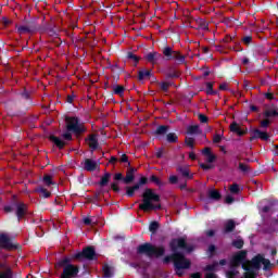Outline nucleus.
<instances>
[{"mask_svg":"<svg viewBox=\"0 0 278 278\" xmlns=\"http://www.w3.org/2000/svg\"><path fill=\"white\" fill-rule=\"evenodd\" d=\"M169 249L172 253H174V268L176 275L178 277H184V270H188L190 266H192V262L186 257L184 252H179V249L182 251H187V253H192L194 251V248L192 245H188V242H186V238H174L169 242Z\"/></svg>","mask_w":278,"mask_h":278,"instance_id":"f257e3e1","label":"nucleus"},{"mask_svg":"<svg viewBox=\"0 0 278 278\" xmlns=\"http://www.w3.org/2000/svg\"><path fill=\"white\" fill-rule=\"evenodd\" d=\"M141 197H142V203L139 204V210H141V212H151L153 210H162V204H153V203H160L161 201L160 194L155 193L153 189L146 188Z\"/></svg>","mask_w":278,"mask_h":278,"instance_id":"f03ea898","label":"nucleus"},{"mask_svg":"<svg viewBox=\"0 0 278 278\" xmlns=\"http://www.w3.org/2000/svg\"><path fill=\"white\" fill-rule=\"evenodd\" d=\"M72 262L73 258L65 256L56 263V268H63L61 278H75L79 275V266L72 264Z\"/></svg>","mask_w":278,"mask_h":278,"instance_id":"7ed1b4c3","label":"nucleus"},{"mask_svg":"<svg viewBox=\"0 0 278 278\" xmlns=\"http://www.w3.org/2000/svg\"><path fill=\"white\" fill-rule=\"evenodd\" d=\"M166 249L164 247H155L152 243L146 242L137 247L138 255H146V257H163Z\"/></svg>","mask_w":278,"mask_h":278,"instance_id":"20e7f679","label":"nucleus"},{"mask_svg":"<svg viewBox=\"0 0 278 278\" xmlns=\"http://www.w3.org/2000/svg\"><path fill=\"white\" fill-rule=\"evenodd\" d=\"M14 208L15 216L18 223H21V220H23L25 216H27V213L29 212V206H27L25 202L17 201L16 195H13V202L11 203V205L4 206V212H7V214H10V212H14Z\"/></svg>","mask_w":278,"mask_h":278,"instance_id":"39448f33","label":"nucleus"},{"mask_svg":"<svg viewBox=\"0 0 278 278\" xmlns=\"http://www.w3.org/2000/svg\"><path fill=\"white\" fill-rule=\"evenodd\" d=\"M262 264L263 270H270V268H273L270 260L265 258L264 254L255 255L251 261H249L248 266H250V268L253 270H260V268H262Z\"/></svg>","mask_w":278,"mask_h":278,"instance_id":"423d86ee","label":"nucleus"},{"mask_svg":"<svg viewBox=\"0 0 278 278\" xmlns=\"http://www.w3.org/2000/svg\"><path fill=\"white\" fill-rule=\"evenodd\" d=\"M72 260H76V262H84L86 260L92 262L97 260V251L94 250V247L89 245L83 249L81 252L73 254Z\"/></svg>","mask_w":278,"mask_h":278,"instance_id":"0eeeda50","label":"nucleus"},{"mask_svg":"<svg viewBox=\"0 0 278 278\" xmlns=\"http://www.w3.org/2000/svg\"><path fill=\"white\" fill-rule=\"evenodd\" d=\"M17 33L20 34H36L40 30L38 22L34 18L25 20L23 25H16Z\"/></svg>","mask_w":278,"mask_h":278,"instance_id":"6e6552de","label":"nucleus"},{"mask_svg":"<svg viewBox=\"0 0 278 278\" xmlns=\"http://www.w3.org/2000/svg\"><path fill=\"white\" fill-rule=\"evenodd\" d=\"M65 121L67 131H73L77 136L86 134V127L84 124H79V117H66Z\"/></svg>","mask_w":278,"mask_h":278,"instance_id":"1a4fd4ad","label":"nucleus"},{"mask_svg":"<svg viewBox=\"0 0 278 278\" xmlns=\"http://www.w3.org/2000/svg\"><path fill=\"white\" fill-rule=\"evenodd\" d=\"M164 58L169 62L170 60H176L178 64L186 63V56L179 51H174L170 46H166L162 51Z\"/></svg>","mask_w":278,"mask_h":278,"instance_id":"9d476101","label":"nucleus"},{"mask_svg":"<svg viewBox=\"0 0 278 278\" xmlns=\"http://www.w3.org/2000/svg\"><path fill=\"white\" fill-rule=\"evenodd\" d=\"M248 266L249 261L247 260V251L245 250H241L239 252H237L230 260V268H238V267H242V266Z\"/></svg>","mask_w":278,"mask_h":278,"instance_id":"9b49d317","label":"nucleus"},{"mask_svg":"<svg viewBox=\"0 0 278 278\" xmlns=\"http://www.w3.org/2000/svg\"><path fill=\"white\" fill-rule=\"evenodd\" d=\"M147 184H149V178L142 176L137 184H135L134 186H126L125 190H126V197H128L129 199H131V197H134L136 194V192H138L139 188H142V186H147Z\"/></svg>","mask_w":278,"mask_h":278,"instance_id":"f8f14e48","label":"nucleus"},{"mask_svg":"<svg viewBox=\"0 0 278 278\" xmlns=\"http://www.w3.org/2000/svg\"><path fill=\"white\" fill-rule=\"evenodd\" d=\"M0 249H5L7 251H12L16 249V245L12 243L10 237L5 233H0Z\"/></svg>","mask_w":278,"mask_h":278,"instance_id":"ddd939ff","label":"nucleus"},{"mask_svg":"<svg viewBox=\"0 0 278 278\" xmlns=\"http://www.w3.org/2000/svg\"><path fill=\"white\" fill-rule=\"evenodd\" d=\"M144 59L150 64H160V62L164 61V55L160 52L153 51V52H149L148 54H146Z\"/></svg>","mask_w":278,"mask_h":278,"instance_id":"4468645a","label":"nucleus"},{"mask_svg":"<svg viewBox=\"0 0 278 278\" xmlns=\"http://www.w3.org/2000/svg\"><path fill=\"white\" fill-rule=\"evenodd\" d=\"M136 173H138V168L136 167H129V169H127L126 176L124 177V184L126 186L134 184V180L136 179Z\"/></svg>","mask_w":278,"mask_h":278,"instance_id":"2eb2a0df","label":"nucleus"},{"mask_svg":"<svg viewBox=\"0 0 278 278\" xmlns=\"http://www.w3.org/2000/svg\"><path fill=\"white\" fill-rule=\"evenodd\" d=\"M85 140L88 142V147L91 151H97L99 149V139L97 138V134L89 135Z\"/></svg>","mask_w":278,"mask_h":278,"instance_id":"dca6fc26","label":"nucleus"},{"mask_svg":"<svg viewBox=\"0 0 278 278\" xmlns=\"http://www.w3.org/2000/svg\"><path fill=\"white\" fill-rule=\"evenodd\" d=\"M257 138H260V140H268L270 138V136L268 135V132H264L260 129H254L252 132V136L250 138L251 142L252 140H257Z\"/></svg>","mask_w":278,"mask_h":278,"instance_id":"f3484780","label":"nucleus"},{"mask_svg":"<svg viewBox=\"0 0 278 278\" xmlns=\"http://www.w3.org/2000/svg\"><path fill=\"white\" fill-rule=\"evenodd\" d=\"M176 170L179 173V175H181V177H186L187 179H194V174H190V168L188 166L178 165Z\"/></svg>","mask_w":278,"mask_h":278,"instance_id":"a211bd4d","label":"nucleus"},{"mask_svg":"<svg viewBox=\"0 0 278 278\" xmlns=\"http://www.w3.org/2000/svg\"><path fill=\"white\" fill-rule=\"evenodd\" d=\"M143 79H153L155 80V76L151 73V70H141L138 72V80L143 81Z\"/></svg>","mask_w":278,"mask_h":278,"instance_id":"6ab92c4d","label":"nucleus"},{"mask_svg":"<svg viewBox=\"0 0 278 278\" xmlns=\"http://www.w3.org/2000/svg\"><path fill=\"white\" fill-rule=\"evenodd\" d=\"M97 161H92V159H86L84 163V170L93 173V170H97Z\"/></svg>","mask_w":278,"mask_h":278,"instance_id":"aec40b11","label":"nucleus"},{"mask_svg":"<svg viewBox=\"0 0 278 278\" xmlns=\"http://www.w3.org/2000/svg\"><path fill=\"white\" fill-rule=\"evenodd\" d=\"M49 140L50 142H53V144H55V147H58L60 150L66 147V142L62 141V139H60L59 137H55V135H50Z\"/></svg>","mask_w":278,"mask_h":278,"instance_id":"412c9836","label":"nucleus"},{"mask_svg":"<svg viewBox=\"0 0 278 278\" xmlns=\"http://www.w3.org/2000/svg\"><path fill=\"white\" fill-rule=\"evenodd\" d=\"M110 179H112V173L110 172L104 173V175L101 176L100 181L98 182V186H100V188H105V186L110 184Z\"/></svg>","mask_w":278,"mask_h":278,"instance_id":"4be33fe9","label":"nucleus"},{"mask_svg":"<svg viewBox=\"0 0 278 278\" xmlns=\"http://www.w3.org/2000/svg\"><path fill=\"white\" fill-rule=\"evenodd\" d=\"M230 131L232 134H237V136H244V135H247V130H242V128H240V125H238L236 122H232L230 124Z\"/></svg>","mask_w":278,"mask_h":278,"instance_id":"5701e85b","label":"nucleus"},{"mask_svg":"<svg viewBox=\"0 0 278 278\" xmlns=\"http://www.w3.org/2000/svg\"><path fill=\"white\" fill-rule=\"evenodd\" d=\"M197 23L198 27L197 29H202L203 31H208L210 30V24L204 18L198 17L194 20Z\"/></svg>","mask_w":278,"mask_h":278,"instance_id":"b1692460","label":"nucleus"},{"mask_svg":"<svg viewBox=\"0 0 278 278\" xmlns=\"http://www.w3.org/2000/svg\"><path fill=\"white\" fill-rule=\"evenodd\" d=\"M187 134H189V136H200V134H203V130H201L199 125H191L187 128Z\"/></svg>","mask_w":278,"mask_h":278,"instance_id":"393cba45","label":"nucleus"},{"mask_svg":"<svg viewBox=\"0 0 278 278\" xmlns=\"http://www.w3.org/2000/svg\"><path fill=\"white\" fill-rule=\"evenodd\" d=\"M242 269L245 270L243 278H256L255 270L253 269V267L243 264Z\"/></svg>","mask_w":278,"mask_h":278,"instance_id":"a878e982","label":"nucleus"},{"mask_svg":"<svg viewBox=\"0 0 278 278\" xmlns=\"http://www.w3.org/2000/svg\"><path fill=\"white\" fill-rule=\"evenodd\" d=\"M169 129H170V126H168V125H160L155 129L154 135L155 136H166L168 134Z\"/></svg>","mask_w":278,"mask_h":278,"instance_id":"bb28decb","label":"nucleus"},{"mask_svg":"<svg viewBox=\"0 0 278 278\" xmlns=\"http://www.w3.org/2000/svg\"><path fill=\"white\" fill-rule=\"evenodd\" d=\"M20 97L25 101H28V105H34V101H31V93L27 91L26 88L22 92H20Z\"/></svg>","mask_w":278,"mask_h":278,"instance_id":"cd10ccee","label":"nucleus"},{"mask_svg":"<svg viewBox=\"0 0 278 278\" xmlns=\"http://www.w3.org/2000/svg\"><path fill=\"white\" fill-rule=\"evenodd\" d=\"M223 195L220 194V191L216 189H212L208 191V198L212 199L213 201H220Z\"/></svg>","mask_w":278,"mask_h":278,"instance_id":"c85d7f7f","label":"nucleus"},{"mask_svg":"<svg viewBox=\"0 0 278 278\" xmlns=\"http://www.w3.org/2000/svg\"><path fill=\"white\" fill-rule=\"evenodd\" d=\"M126 58L127 60H130V62H132L134 66H138V62H140V56L136 55L134 52H127Z\"/></svg>","mask_w":278,"mask_h":278,"instance_id":"c756f323","label":"nucleus"},{"mask_svg":"<svg viewBox=\"0 0 278 278\" xmlns=\"http://www.w3.org/2000/svg\"><path fill=\"white\" fill-rule=\"evenodd\" d=\"M166 140L169 144H175L179 142V137L175 132H169L166 135Z\"/></svg>","mask_w":278,"mask_h":278,"instance_id":"7c9ffc66","label":"nucleus"},{"mask_svg":"<svg viewBox=\"0 0 278 278\" xmlns=\"http://www.w3.org/2000/svg\"><path fill=\"white\" fill-rule=\"evenodd\" d=\"M233 229H236V222H233V219H229L225 224V233H231V231H233Z\"/></svg>","mask_w":278,"mask_h":278,"instance_id":"2f4dec72","label":"nucleus"},{"mask_svg":"<svg viewBox=\"0 0 278 278\" xmlns=\"http://www.w3.org/2000/svg\"><path fill=\"white\" fill-rule=\"evenodd\" d=\"M113 94H117L118 97H123V94H125V87L123 85L113 86Z\"/></svg>","mask_w":278,"mask_h":278,"instance_id":"473e14b6","label":"nucleus"},{"mask_svg":"<svg viewBox=\"0 0 278 278\" xmlns=\"http://www.w3.org/2000/svg\"><path fill=\"white\" fill-rule=\"evenodd\" d=\"M0 278H14L12 268L8 267L5 270L0 271Z\"/></svg>","mask_w":278,"mask_h":278,"instance_id":"72a5a7b5","label":"nucleus"},{"mask_svg":"<svg viewBox=\"0 0 278 278\" xmlns=\"http://www.w3.org/2000/svg\"><path fill=\"white\" fill-rule=\"evenodd\" d=\"M42 181L46 186H55V182H53V176L49 174L43 175Z\"/></svg>","mask_w":278,"mask_h":278,"instance_id":"f704fd0d","label":"nucleus"},{"mask_svg":"<svg viewBox=\"0 0 278 278\" xmlns=\"http://www.w3.org/2000/svg\"><path fill=\"white\" fill-rule=\"evenodd\" d=\"M265 118H277L278 117V111L277 110H267L264 112Z\"/></svg>","mask_w":278,"mask_h":278,"instance_id":"c9c22d12","label":"nucleus"},{"mask_svg":"<svg viewBox=\"0 0 278 278\" xmlns=\"http://www.w3.org/2000/svg\"><path fill=\"white\" fill-rule=\"evenodd\" d=\"M36 192H39L40 194H42L43 199H49V197H51V192L45 189V187H38L36 189Z\"/></svg>","mask_w":278,"mask_h":278,"instance_id":"e433bc0d","label":"nucleus"},{"mask_svg":"<svg viewBox=\"0 0 278 278\" xmlns=\"http://www.w3.org/2000/svg\"><path fill=\"white\" fill-rule=\"evenodd\" d=\"M206 94H218V92L214 90V83H206Z\"/></svg>","mask_w":278,"mask_h":278,"instance_id":"4c0bfd02","label":"nucleus"},{"mask_svg":"<svg viewBox=\"0 0 278 278\" xmlns=\"http://www.w3.org/2000/svg\"><path fill=\"white\" fill-rule=\"evenodd\" d=\"M157 229H160V223L157 222L150 223L149 231H151V233H157Z\"/></svg>","mask_w":278,"mask_h":278,"instance_id":"58836bf2","label":"nucleus"},{"mask_svg":"<svg viewBox=\"0 0 278 278\" xmlns=\"http://www.w3.org/2000/svg\"><path fill=\"white\" fill-rule=\"evenodd\" d=\"M238 275H240V271L236 270V268H230V270L226 271L227 278H236Z\"/></svg>","mask_w":278,"mask_h":278,"instance_id":"ea45409f","label":"nucleus"},{"mask_svg":"<svg viewBox=\"0 0 278 278\" xmlns=\"http://www.w3.org/2000/svg\"><path fill=\"white\" fill-rule=\"evenodd\" d=\"M229 190H230V193H231V194H240V185H238V184H232V185L229 187Z\"/></svg>","mask_w":278,"mask_h":278,"instance_id":"a19ab883","label":"nucleus"},{"mask_svg":"<svg viewBox=\"0 0 278 278\" xmlns=\"http://www.w3.org/2000/svg\"><path fill=\"white\" fill-rule=\"evenodd\" d=\"M218 266V263L217 262H215V263H213V264H211V265H206L205 267H204V271L205 273H214V270H216V267Z\"/></svg>","mask_w":278,"mask_h":278,"instance_id":"79ce46f5","label":"nucleus"},{"mask_svg":"<svg viewBox=\"0 0 278 278\" xmlns=\"http://www.w3.org/2000/svg\"><path fill=\"white\" fill-rule=\"evenodd\" d=\"M170 262L175 264V252H173L170 255H167L163 258V264H170Z\"/></svg>","mask_w":278,"mask_h":278,"instance_id":"37998d69","label":"nucleus"},{"mask_svg":"<svg viewBox=\"0 0 278 278\" xmlns=\"http://www.w3.org/2000/svg\"><path fill=\"white\" fill-rule=\"evenodd\" d=\"M232 247H235V249H242L244 247V240L242 239L233 240Z\"/></svg>","mask_w":278,"mask_h":278,"instance_id":"c03bdc74","label":"nucleus"},{"mask_svg":"<svg viewBox=\"0 0 278 278\" xmlns=\"http://www.w3.org/2000/svg\"><path fill=\"white\" fill-rule=\"evenodd\" d=\"M102 270H103L104 278L112 277V268H110L109 265H104Z\"/></svg>","mask_w":278,"mask_h":278,"instance_id":"a18cd8bd","label":"nucleus"},{"mask_svg":"<svg viewBox=\"0 0 278 278\" xmlns=\"http://www.w3.org/2000/svg\"><path fill=\"white\" fill-rule=\"evenodd\" d=\"M166 79H177L179 78V73L177 72H168L165 74Z\"/></svg>","mask_w":278,"mask_h":278,"instance_id":"49530a36","label":"nucleus"},{"mask_svg":"<svg viewBox=\"0 0 278 278\" xmlns=\"http://www.w3.org/2000/svg\"><path fill=\"white\" fill-rule=\"evenodd\" d=\"M160 86H161V90L163 92H167L168 88H170V86H173V83L163 81V83L160 84Z\"/></svg>","mask_w":278,"mask_h":278,"instance_id":"de8ad7c7","label":"nucleus"},{"mask_svg":"<svg viewBox=\"0 0 278 278\" xmlns=\"http://www.w3.org/2000/svg\"><path fill=\"white\" fill-rule=\"evenodd\" d=\"M185 143L187 144V147L194 149V138L186 137Z\"/></svg>","mask_w":278,"mask_h":278,"instance_id":"09e8293b","label":"nucleus"},{"mask_svg":"<svg viewBox=\"0 0 278 278\" xmlns=\"http://www.w3.org/2000/svg\"><path fill=\"white\" fill-rule=\"evenodd\" d=\"M150 181H152V184H155V186H159V187L163 186L162 180H160V178H157V176L155 175H152L150 177Z\"/></svg>","mask_w":278,"mask_h":278,"instance_id":"8fccbe9b","label":"nucleus"},{"mask_svg":"<svg viewBox=\"0 0 278 278\" xmlns=\"http://www.w3.org/2000/svg\"><path fill=\"white\" fill-rule=\"evenodd\" d=\"M239 170H241V173H249V170H251V168L249 167V165H247L244 163H239Z\"/></svg>","mask_w":278,"mask_h":278,"instance_id":"3c124183","label":"nucleus"},{"mask_svg":"<svg viewBox=\"0 0 278 278\" xmlns=\"http://www.w3.org/2000/svg\"><path fill=\"white\" fill-rule=\"evenodd\" d=\"M47 34L50 35L52 38H58V30H55V28H47Z\"/></svg>","mask_w":278,"mask_h":278,"instance_id":"603ef678","label":"nucleus"},{"mask_svg":"<svg viewBox=\"0 0 278 278\" xmlns=\"http://www.w3.org/2000/svg\"><path fill=\"white\" fill-rule=\"evenodd\" d=\"M119 162L127 164V166H131V163H129V156H127V154H123L119 159Z\"/></svg>","mask_w":278,"mask_h":278,"instance_id":"864d4df0","label":"nucleus"},{"mask_svg":"<svg viewBox=\"0 0 278 278\" xmlns=\"http://www.w3.org/2000/svg\"><path fill=\"white\" fill-rule=\"evenodd\" d=\"M114 181H123L125 184V177L122 173H116L113 177Z\"/></svg>","mask_w":278,"mask_h":278,"instance_id":"5fc2aeb1","label":"nucleus"},{"mask_svg":"<svg viewBox=\"0 0 278 278\" xmlns=\"http://www.w3.org/2000/svg\"><path fill=\"white\" fill-rule=\"evenodd\" d=\"M241 40H242L243 45L249 46V45H251V42H253V37L252 36H245V37H242Z\"/></svg>","mask_w":278,"mask_h":278,"instance_id":"6e6d98bb","label":"nucleus"},{"mask_svg":"<svg viewBox=\"0 0 278 278\" xmlns=\"http://www.w3.org/2000/svg\"><path fill=\"white\" fill-rule=\"evenodd\" d=\"M222 140H223V135L216 134L213 137V144H218V143H220Z\"/></svg>","mask_w":278,"mask_h":278,"instance_id":"4d7b16f0","label":"nucleus"},{"mask_svg":"<svg viewBox=\"0 0 278 278\" xmlns=\"http://www.w3.org/2000/svg\"><path fill=\"white\" fill-rule=\"evenodd\" d=\"M198 118L200 121V123H208L210 122V117H207L205 114H199Z\"/></svg>","mask_w":278,"mask_h":278,"instance_id":"13d9d810","label":"nucleus"},{"mask_svg":"<svg viewBox=\"0 0 278 278\" xmlns=\"http://www.w3.org/2000/svg\"><path fill=\"white\" fill-rule=\"evenodd\" d=\"M111 190H113V192H121V187H118V182L116 181L112 182Z\"/></svg>","mask_w":278,"mask_h":278,"instance_id":"bf43d9fd","label":"nucleus"},{"mask_svg":"<svg viewBox=\"0 0 278 278\" xmlns=\"http://www.w3.org/2000/svg\"><path fill=\"white\" fill-rule=\"evenodd\" d=\"M206 157V162H208V164H213V162H216V155L214 153L208 154Z\"/></svg>","mask_w":278,"mask_h":278,"instance_id":"052dcab7","label":"nucleus"},{"mask_svg":"<svg viewBox=\"0 0 278 278\" xmlns=\"http://www.w3.org/2000/svg\"><path fill=\"white\" fill-rule=\"evenodd\" d=\"M200 168H202V170H212V168H214V165L202 163L200 164Z\"/></svg>","mask_w":278,"mask_h":278,"instance_id":"680f3d73","label":"nucleus"},{"mask_svg":"<svg viewBox=\"0 0 278 278\" xmlns=\"http://www.w3.org/2000/svg\"><path fill=\"white\" fill-rule=\"evenodd\" d=\"M177 181H179V178L177 176H175V175L169 176V184L175 186V184H177Z\"/></svg>","mask_w":278,"mask_h":278,"instance_id":"e2e57ef3","label":"nucleus"},{"mask_svg":"<svg viewBox=\"0 0 278 278\" xmlns=\"http://www.w3.org/2000/svg\"><path fill=\"white\" fill-rule=\"evenodd\" d=\"M236 201V199H233V197L231 195H227L225 198V203H227L228 205H231V203H233Z\"/></svg>","mask_w":278,"mask_h":278,"instance_id":"0e129e2a","label":"nucleus"},{"mask_svg":"<svg viewBox=\"0 0 278 278\" xmlns=\"http://www.w3.org/2000/svg\"><path fill=\"white\" fill-rule=\"evenodd\" d=\"M268 125H270V119H268V118L261 122V127H263L264 129H266V127H268Z\"/></svg>","mask_w":278,"mask_h":278,"instance_id":"69168bd1","label":"nucleus"},{"mask_svg":"<svg viewBox=\"0 0 278 278\" xmlns=\"http://www.w3.org/2000/svg\"><path fill=\"white\" fill-rule=\"evenodd\" d=\"M202 154H204L205 156L211 155L212 154V148H204L202 150Z\"/></svg>","mask_w":278,"mask_h":278,"instance_id":"338daca9","label":"nucleus"},{"mask_svg":"<svg viewBox=\"0 0 278 278\" xmlns=\"http://www.w3.org/2000/svg\"><path fill=\"white\" fill-rule=\"evenodd\" d=\"M216 274L214 273H206L204 278H216Z\"/></svg>","mask_w":278,"mask_h":278,"instance_id":"774afa93","label":"nucleus"}]
</instances>
